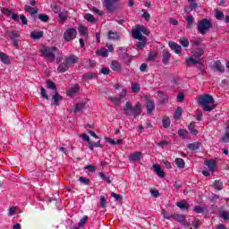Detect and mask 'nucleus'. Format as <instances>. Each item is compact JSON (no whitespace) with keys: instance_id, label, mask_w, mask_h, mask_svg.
I'll return each mask as SVG.
<instances>
[{"instance_id":"2eb2a0df","label":"nucleus","mask_w":229,"mask_h":229,"mask_svg":"<svg viewBox=\"0 0 229 229\" xmlns=\"http://www.w3.org/2000/svg\"><path fill=\"white\" fill-rule=\"evenodd\" d=\"M141 157H142V153L136 151L129 157V160L130 162H139V160H140Z\"/></svg>"},{"instance_id":"0e129e2a","label":"nucleus","mask_w":229,"mask_h":229,"mask_svg":"<svg viewBox=\"0 0 229 229\" xmlns=\"http://www.w3.org/2000/svg\"><path fill=\"white\" fill-rule=\"evenodd\" d=\"M41 96H42L43 99H49V96L47 95V91L44 88H41Z\"/></svg>"},{"instance_id":"39448f33","label":"nucleus","mask_w":229,"mask_h":229,"mask_svg":"<svg viewBox=\"0 0 229 229\" xmlns=\"http://www.w3.org/2000/svg\"><path fill=\"white\" fill-rule=\"evenodd\" d=\"M212 27V21L205 18L199 21L197 30L200 35H207V31H208Z\"/></svg>"},{"instance_id":"c756f323","label":"nucleus","mask_w":229,"mask_h":229,"mask_svg":"<svg viewBox=\"0 0 229 229\" xmlns=\"http://www.w3.org/2000/svg\"><path fill=\"white\" fill-rule=\"evenodd\" d=\"M188 130L191 135H197L199 133L198 130H196V123L194 122L190 123Z\"/></svg>"},{"instance_id":"f257e3e1","label":"nucleus","mask_w":229,"mask_h":229,"mask_svg":"<svg viewBox=\"0 0 229 229\" xmlns=\"http://www.w3.org/2000/svg\"><path fill=\"white\" fill-rule=\"evenodd\" d=\"M198 103L200 105V106H202L204 112H212V110L217 106V105L215 104L216 101L214 100V98L209 94L200 96Z\"/></svg>"},{"instance_id":"aec40b11","label":"nucleus","mask_w":229,"mask_h":229,"mask_svg":"<svg viewBox=\"0 0 229 229\" xmlns=\"http://www.w3.org/2000/svg\"><path fill=\"white\" fill-rule=\"evenodd\" d=\"M190 5L184 7V12L186 13H191V12H192L193 10H196L198 8V3L196 2H189Z\"/></svg>"},{"instance_id":"37998d69","label":"nucleus","mask_w":229,"mask_h":229,"mask_svg":"<svg viewBox=\"0 0 229 229\" xmlns=\"http://www.w3.org/2000/svg\"><path fill=\"white\" fill-rule=\"evenodd\" d=\"M87 221H89V216H84L81 219V221L78 223L79 228H83L85 226V224L87 223Z\"/></svg>"},{"instance_id":"680f3d73","label":"nucleus","mask_w":229,"mask_h":229,"mask_svg":"<svg viewBox=\"0 0 229 229\" xmlns=\"http://www.w3.org/2000/svg\"><path fill=\"white\" fill-rule=\"evenodd\" d=\"M111 196H112V198H114V199H116V201H123V197H121V195H119L115 192H111Z\"/></svg>"},{"instance_id":"052dcab7","label":"nucleus","mask_w":229,"mask_h":229,"mask_svg":"<svg viewBox=\"0 0 229 229\" xmlns=\"http://www.w3.org/2000/svg\"><path fill=\"white\" fill-rule=\"evenodd\" d=\"M79 32L81 33V35H87V27H85L83 25H80Z\"/></svg>"},{"instance_id":"603ef678","label":"nucleus","mask_w":229,"mask_h":229,"mask_svg":"<svg viewBox=\"0 0 229 229\" xmlns=\"http://www.w3.org/2000/svg\"><path fill=\"white\" fill-rule=\"evenodd\" d=\"M193 212H195L196 214H203V212H205V208L200 206H195L193 208Z\"/></svg>"},{"instance_id":"7ed1b4c3","label":"nucleus","mask_w":229,"mask_h":229,"mask_svg":"<svg viewBox=\"0 0 229 229\" xmlns=\"http://www.w3.org/2000/svg\"><path fill=\"white\" fill-rule=\"evenodd\" d=\"M140 106H142V105L139 102L134 106L131 102H126L125 106L123 107L124 114L128 117L130 116V112H131L134 117H139L141 114Z\"/></svg>"},{"instance_id":"c85d7f7f","label":"nucleus","mask_w":229,"mask_h":229,"mask_svg":"<svg viewBox=\"0 0 229 229\" xmlns=\"http://www.w3.org/2000/svg\"><path fill=\"white\" fill-rule=\"evenodd\" d=\"M206 165H208L209 171H211V173H214V171H216V161L215 160H208L206 161Z\"/></svg>"},{"instance_id":"cd10ccee","label":"nucleus","mask_w":229,"mask_h":229,"mask_svg":"<svg viewBox=\"0 0 229 229\" xmlns=\"http://www.w3.org/2000/svg\"><path fill=\"white\" fill-rule=\"evenodd\" d=\"M85 103L84 102H79L75 105L73 113L78 114V112H81L85 108Z\"/></svg>"},{"instance_id":"20e7f679","label":"nucleus","mask_w":229,"mask_h":229,"mask_svg":"<svg viewBox=\"0 0 229 229\" xmlns=\"http://www.w3.org/2000/svg\"><path fill=\"white\" fill-rule=\"evenodd\" d=\"M58 51V47H47L46 46L42 47V48L39 50V53H41V55L45 58H48L51 60V62H55L56 59L55 53Z\"/></svg>"},{"instance_id":"a878e982","label":"nucleus","mask_w":229,"mask_h":229,"mask_svg":"<svg viewBox=\"0 0 229 229\" xmlns=\"http://www.w3.org/2000/svg\"><path fill=\"white\" fill-rule=\"evenodd\" d=\"M222 142L228 143L229 142V122H227V125L225 127V132L224 136L221 138Z\"/></svg>"},{"instance_id":"338daca9","label":"nucleus","mask_w":229,"mask_h":229,"mask_svg":"<svg viewBox=\"0 0 229 229\" xmlns=\"http://www.w3.org/2000/svg\"><path fill=\"white\" fill-rule=\"evenodd\" d=\"M150 194H152L153 198H158L160 196V192L157 190H150Z\"/></svg>"},{"instance_id":"58836bf2","label":"nucleus","mask_w":229,"mask_h":229,"mask_svg":"<svg viewBox=\"0 0 229 229\" xmlns=\"http://www.w3.org/2000/svg\"><path fill=\"white\" fill-rule=\"evenodd\" d=\"M97 55H98V56H103V58H106V56H108V50H106V48H101L97 51Z\"/></svg>"},{"instance_id":"4be33fe9","label":"nucleus","mask_w":229,"mask_h":229,"mask_svg":"<svg viewBox=\"0 0 229 229\" xmlns=\"http://www.w3.org/2000/svg\"><path fill=\"white\" fill-rule=\"evenodd\" d=\"M30 37L31 38H33V40H40V38H42V37H44V31H32L30 33Z\"/></svg>"},{"instance_id":"ea45409f","label":"nucleus","mask_w":229,"mask_h":229,"mask_svg":"<svg viewBox=\"0 0 229 229\" xmlns=\"http://www.w3.org/2000/svg\"><path fill=\"white\" fill-rule=\"evenodd\" d=\"M173 219L178 221L179 223L185 222V216L183 215H172Z\"/></svg>"},{"instance_id":"bb28decb","label":"nucleus","mask_w":229,"mask_h":229,"mask_svg":"<svg viewBox=\"0 0 229 229\" xmlns=\"http://www.w3.org/2000/svg\"><path fill=\"white\" fill-rule=\"evenodd\" d=\"M111 69L112 71H115L116 72H118L119 71H121L122 66L118 61L114 60L111 63Z\"/></svg>"},{"instance_id":"72a5a7b5","label":"nucleus","mask_w":229,"mask_h":229,"mask_svg":"<svg viewBox=\"0 0 229 229\" xmlns=\"http://www.w3.org/2000/svg\"><path fill=\"white\" fill-rule=\"evenodd\" d=\"M176 207L182 208V210H189V204H187V201L185 200L177 202Z\"/></svg>"},{"instance_id":"79ce46f5","label":"nucleus","mask_w":229,"mask_h":229,"mask_svg":"<svg viewBox=\"0 0 229 229\" xmlns=\"http://www.w3.org/2000/svg\"><path fill=\"white\" fill-rule=\"evenodd\" d=\"M178 135L181 139H187V135H189V131L185 129H181L178 131Z\"/></svg>"},{"instance_id":"9d476101","label":"nucleus","mask_w":229,"mask_h":229,"mask_svg":"<svg viewBox=\"0 0 229 229\" xmlns=\"http://www.w3.org/2000/svg\"><path fill=\"white\" fill-rule=\"evenodd\" d=\"M1 12L4 15H7V17H12L13 21H15V22H19V14L14 13L13 12L10 11V9L4 7L1 9Z\"/></svg>"},{"instance_id":"e433bc0d","label":"nucleus","mask_w":229,"mask_h":229,"mask_svg":"<svg viewBox=\"0 0 229 229\" xmlns=\"http://www.w3.org/2000/svg\"><path fill=\"white\" fill-rule=\"evenodd\" d=\"M89 148L92 151L94 150V148H104V146L103 144H101V141H98V142L91 141L89 142Z\"/></svg>"},{"instance_id":"c9c22d12","label":"nucleus","mask_w":229,"mask_h":229,"mask_svg":"<svg viewBox=\"0 0 229 229\" xmlns=\"http://www.w3.org/2000/svg\"><path fill=\"white\" fill-rule=\"evenodd\" d=\"M186 28L188 30H191V28H192V24H194V17L192 15H190L186 18Z\"/></svg>"},{"instance_id":"4468645a","label":"nucleus","mask_w":229,"mask_h":229,"mask_svg":"<svg viewBox=\"0 0 229 229\" xmlns=\"http://www.w3.org/2000/svg\"><path fill=\"white\" fill-rule=\"evenodd\" d=\"M169 47L172 49V51H174L176 55H180L182 53V47L174 42H169L168 43Z\"/></svg>"},{"instance_id":"ddd939ff","label":"nucleus","mask_w":229,"mask_h":229,"mask_svg":"<svg viewBox=\"0 0 229 229\" xmlns=\"http://www.w3.org/2000/svg\"><path fill=\"white\" fill-rule=\"evenodd\" d=\"M24 10H25V12L30 13L31 15V17H35V15H37V13H38V7H32L30 5H28V4H26L24 6Z\"/></svg>"},{"instance_id":"49530a36","label":"nucleus","mask_w":229,"mask_h":229,"mask_svg":"<svg viewBox=\"0 0 229 229\" xmlns=\"http://www.w3.org/2000/svg\"><path fill=\"white\" fill-rule=\"evenodd\" d=\"M169 126H171V120L169 117L165 116L163 118V128H169Z\"/></svg>"},{"instance_id":"a211bd4d","label":"nucleus","mask_w":229,"mask_h":229,"mask_svg":"<svg viewBox=\"0 0 229 229\" xmlns=\"http://www.w3.org/2000/svg\"><path fill=\"white\" fill-rule=\"evenodd\" d=\"M153 169L159 178H164L165 176V174L164 173V170H162V167H160V165H154Z\"/></svg>"},{"instance_id":"dca6fc26","label":"nucleus","mask_w":229,"mask_h":229,"mask_svg":"<svg viewBox=\"0 0 229 229\" xmlns=\"http://www.w3.org/2000/svg\"><path fill=\"white\" fill-rule=\"evenodd\" d=\"M169 60H171V53H169L167 49H164L162 63L164 64V65H167V64H169Z\"/></svg>"},{"instance_id":"c03bdc74","label":"nucleus","mask_w":229,"mask_h":229,"mask_svg":"<svg viewBox=\"0 0 229 229\" xmlns=\"http://www.w3.org/2000/svg\"><path fill=\"white\" fill-rule=\"evenodd\" d=\"M47 89H50V90H55V92H56V84H55V82H53L52 81H47Z\"/></svg>"},{"instance_id":"7c9ffc66","label":"nucleus","mask_w":229,"mask_h":229,"mask_svg":"<svg viewBox=\"0 0 229 229\" xmlns=\"http://www.w3.org/2000/svg\"><path fill=\"white\" fill-rule=\"evenodd\" d=\"M0 60L2 63L5 64L6 65H10V58L8 57V55L1 52Z\"/></svg>"},{"instance_id":"864d4df0","label":"nucleus","mask_w":229,"mask_h":229,"mask_svg":"<svg viewBox=\"0 0 229 229\" xmlns=\"http://www.w3.org/2000/svg\"><path fill=\"white\" fill-rule=\"evenodd\" d=\"M79 182L81 183H83V185H89V183H90V179H89L87 177L81 176L79 178Z\"/></svg>"},{"instance_id":"0eeeda50","label":"nucleus","mask_w":229,"mask_h":229,"mask_svg":"<svg viewBox=\"0 0 229 229\" xmlns=\"http://www.w3.org/2000/svg\"><path fill=\"white\" fill-rule=\"evenodd\" d=\"M78 35V31L74 28H69L64 33V38L66 42H71V40H74V38Z\"/></svg>"},{"instance_id":"b1692460","label":"nucleus","mask_w":229,"mask_h":229,"mask_svg":"<svg viewBox=\"0 0 229 229\" xmlns=\"http://www.w3.org/2000/svg\"><path fill=\"white\" fill-rule=\"evenodd\" d=\"M214 69H216V71H217V72H225V66H223V64H221V61H216L214 65H213Z\"/></svg>"},{"instance_id":"a18cd8bd","label":"nucleus","mask_w":229,"mask_h":229,"mask_svg":"<svg viewBox=\"0 0 229 229\" xmlns=\"http://www.w3.org/2000/svg\"><path fill=\"white\" fill-rule=\"evenodd\" d=\"M174 119L177 121L182 119V107L178 106L177 109L174 112Z\"/></svg>"},{"instance_id":"6ab92c4d","label":"nucleus","mask_w":229,"mask_h":229,"mask_svg":"<svg viewBox=\"0 0 229 229\" xmlns=\"http://www.w3.org/2000/svg\"><path fill=\"white\" fill-rule=\"evenodd\" d=\"M134 40H140V42H138L136 44V47L138 49H143L146 47V44H148V38H134Z\"/></svg>"},{"instance_id":"8fccbe9b","label":"nucleus","mask_w":229,"mask_h":229,"mask_svg":"<svg viewBox=\"0 0 229 229\" xmlns=\"http://www.w3.org/2000/svg\"><path fill=\"white\" fill-rule=\"evenodd\" d=\"M214 187L216 191H223V182L215 181Z\"/></svg>"},{"instance_id":"a19ab883","label":"nucleus","mask_w":229,"mask_h":229,"mask_svg":"<svg viewBox=\"0 0 229 229\" xmlns=\"http://www.w3.org/2000/svg\"><path fill=\"white\" fill-rule=\"evenodd\" d=\"M98 176L101 178V180H103L106 183H112V181H110V177L105 174L103 172H100L98 174Z\"/></svg>"},{"instance_id":"de8ad7c7","label":"nucleus","mask_w":229,"mask_h":229,"mask_svg":"<svg viewBox=\"0 0 229 229\" xmlns=\"http://www.w3.org/2000/svg\"><path fill=\"white\" fill-rule=\"evenodd\" d=\"M96 78V73H85L82 75V80H94Z\"/></svg>"},{"instance_id":"1a4fd4ad","label":"nucleus","mask_w":229,"mask_h":229,"mask_svg":"<svg viewBox=\"0 0 229 229\" xmlns=\"http://www.w3.org/2000/svg\"><path fill=\"white\" fill-rule=\"evenodd\" d=\"M106 4V10L109 12V13H114L115 10V4H117V0H104Z\"/></svg>"},{"instance_id":"f03ea898","label":"nucleus","mask_w":229,"mask_h":229,"mask_svg":"<svg viewBox=\"0 0 229 229\" xmlns=\"http://www.w3.org/2000/svg\"><path fill=\"white\" fill-rule=\"evenodd\" d=\"M80 58L76 55H70L64 58V61L57 67L58 72H65L69 71V67H74V64H78Z\"/></svg>"},{"instance_id":"09e8293b","label":"nucleus","mask_w":229,"mask_h":229,"mask_svg":"<svg viewBox=\"0 0 229 229\" xmlns=\"http://www.w3.org/2000/svg\"><path fill=\"white\" fill-rule=\"evenodd\" d=\"M132 92L135 94L140 92V85L139 83H132L131 84Z\"/></svg>"},{"instance_id":"5fc2aeb1","label":"nucleus","mask_w":229,"mask_h":229,"mask_svg":"<svg viewBox=\"0 0 229 229\" xmlns=\"http://www.w3.org/2000/svg\"><path fill=\"white\" fill-rule=\"evenodd\" d=\"M215 17L218 21H223L225 19V13H223V12H221V11H216Z\"/></svg>"},{"instance_id":"f704fd0d","label":"nucleus","mask_w":229,"mask_h":229,"mask_svg":"<svg viewBox=\"0 0 229 229\" xmlns=\"http://www.w3.org/2000/svg\"><path fill=\"white\" fill-rule=\"evenodd\" d=\"M175 165L179 169H184L185 168V161L180 157L175 158Z\"/></svg>"},{"instance_id":"e2e57ef3","label":"nucleus","mask_w":229,"mask_h":229,"mask_svg":"<svg viewBox=\"0 0 229 229\" xmlns=\"http://www.w3.org/2000/svg\"><path fill=\"white\" fill-rule=\"evenodd\" d=\"M100 207L101 208L106 207V199L104 196H100Z\"/></svg>"},{"instance_id":"774afa93","label":"nucleus","mask_w":229,"mask_h":229,"mask_svg":"<svg viewBox=\"0 0 229 229\" xmlns=\"http://www.w3.org/2000/svg\"><path fill=\"white\" fill-rule=\"evenodd\" d=\"M52 10L55 13H60V11L62 10L60 8V6H58L57 4H54L52 5Z\"/></svg>"},{"instance_id":"bf43d9fd","label":"nucleus","mask_w":229,"mask_h":229,"mask_svg":"<svg viewBox=\"0 0 229 229\" xmlns=\"http://www.w3.org/2000/svg\"><path fill=\"white\" fill-rule=\"evenodd\" d=\"M59 20L61 21H67V11L59 13Z\"/></svg>"},{"instance_id":"6e6d98bb","label":"nucleus","mask_w":229,"mask_h":229,"mask_svg":"<svg viewBox=\"0 0 229 229\" xmlns=\"http://www.w3.org/2000/svg\"><path fill=\"white\" fill-rule=\"evenodd\" d=\"M219 216L222 217V219H225V221H228L229 220V213H228V211H222V212H220Z\"/></svg>"},{"instance_id":"4c0bfd02","label":"nucleus","mask_w":229,"mask_h":229,"mask_svg":"<svg viewBox=\"0 0 229 229\" xmlns=\"http://www.w3.org/2000/svg\"><path fill=\"white\" fill-rule=\"evenodd\" d=\"M157 94H158L159 98H161L162 105H164L165 103H169V98H167V96L164 97V91H157Z\"/></svg>"},{"instance_id":"3c124183","label":"nucleus","mask_w":229,"mask_h":229,"mask_svg":"<svg viewBox=\"0 0 229 229\" xmlns=\"http://www.w3.org/2000/svg\"><path fill=\"white\" fill-rule=\"evenodd\" d=\"M84 19L88 21L89 22H96V18H94V15L90 13H87L84 15Z\"/></svg>"},{"instance_id":"473e14b6","label":"nucleus","mask_w":229,"mask_h":229,"mask_svg":"<svg viewBox=\"0 0 229 229\" xmlns=\"http://www.w3.org/2000/svg\"><path fill=\"white\" fill-rule=\"evenodd\" d=\"M199 59H194L193 56H191L190 58L186 59V65H188L189 67H191V65H196L199 64Z\"/></svg>"},{"instance_id":"13d9d810","label":"nucleus","mask_w":229,"mask_h":229,"mask_svg":"<svg viewBox=\"0 0 229 229\" xmlns=\"http://www.w3.org/2000/svg\"><path fill=\"white\" fill-rule=\"evenodd\" d=\"M38 19H40L42 22H47V21H49V16L47 14L40 13L38 14Z\"/></svg>"},{"instance_id":"393cba45","label":"nucleus","mask_w":229,"mask_h":229,"mask_svg":"<svg viewBox=\"0 0 229 229\" xmlns=\"http://www.w3.org/2000/svg\"><path fill=\"white\" fill-rule=\"evenodd\" d=\"M62 99H64V97L58 94V91H55V94L52 97V101L54 102V105L57 106L58 102L62 101Z\"/></svg>"},{"instance_id":"9b49d317","label":"nucleus","mask_w":229,"mask_h":229,"mask_svg":"<svg viewBox=\"0 0 229 229\" xmlns=\"http://www.w3.org/2000/svg\"><path fill=\"white\" fill-rule=\"evenodd\" d=\"M147 114L151 115L155 112V102L153 100L147 98L146 102Z\"/></svg>"},{"instance_id":"69168bd1","label":"nucleus","mask_w":229,"mask_h":229,"mask_svg":"<svg viewBox=\"0 0 229 229\" xmlns=\"http://www.w3.org/2000/svg\"><path fill=\"white\" fill-rule=\"evenodd\" d=\"M181 45L182 46V47H189V39L187 38L181 39Z\"/></svg>"},{"instance_id":"6e6552de","label":"nucleus","mask_w":229,"mask_h":229,"mask_svg":"<svg viewBox=\"0 0 229 229\" xmlns=\"http://www.w3.org/2000/svg\"><path fill=\"white\" fill-rule=\"evenodd\" d=\"M127 91L126 89H123L122 92L119 94V97H109L108 99L114 105H119L123 103V99L126 98Z\"/></svg>"},{"instance_id":"412c9836","label":"nucleus","mask_w":229,"mask_h":229,"mask_svg":"<svg viewBox=\"0 0 229 229\" xmlns=\"http://www.w3.org/2000/svg\"><path fill=\"white\" fill-rule=\"evenodd\" d=\"M193 58H196L197 60H200L201 56L205 55V51L202 48H197L194 51H192Z\"/></svg>"},{"instance_id":"f8f14e48","label":"nucleus","mask_w":229,"mask_h":229,"mask_svg":"<svg viewBox=\"0 0 229 229\" xmlns=\"http://www.w3.org/2000/svg\"><path fill=\"white\" fill-rule=\"evenodd\" d=\"M107 38L109 40H119L121 34L117 30H109L107 33Z\"/></svg>"},{"instance_id":"5701e85b","label":"nucleus","mask_w":229,"mask_h":229,"mask_svg":"<svg viewBox=\"0 0 229 229\" xmlns=\"http://www.w3.org/2000/svg\"><path fill=\"white\" fill-rule=\"evenodd\" d=\"M200 146H201L200 142H193V143L188 144L186 147L188 149H190V151H196L200 148Z\"/></svg>"},{"instance_id":"4d7b16f0","label":"nucleus","mask_w":229,"mask_h":229,"mask_svg":"<svg viewBox=\"0 0 229 229\" xmlns=\"http://www.w3.org/2000/svg\"><path fill=\"white\" fill-rule=\"evenodd\" d=\"M158 54H157V52H150L148 54V62H153V60H155L157 58Z\"/></svg>"},{"instance_id":"423d86ee","label":"nucleus","mask_w":229,"mask_h":229,"mask_svg":"<svg viewBox=\"0 0 229 229\" xmlns=\"http://www.w3.org/2000/svg\"><path fill=\"white\" fill-rule=\"evenodd\" d=\"M143 35H149V30L143 25H136L135 30H132V38H146Z\"/></svg>"},{"instance_id":"2f4dec72","label":"nucleus","mask_w":229,"mask_h":229,"mask_svg":"<svg viewBox=\"0 0 229 229\" xmlns=\"http://www.w3.org/2000/svg\"><path fill=\"white\" fill-rule=\"evenodd\" d=\"M80 90V86L78 84L72 86L67 91L68 96H74Z\"/></svg>"},{"instance_id":"f3484780","label":"nucleus","mask_w":229,"mask_h":229,"mask_svg":"<svg viewBox=\"0 0 229 229\" xmlns=\"http://www.w3.org/2000/svg\"><path fill=\"white\" fill-rule=\"evenodd\" d=\"M6 35L11 40L18 39L21 37V34L17 30H7Z\"/></svg>"}]
</instances>
